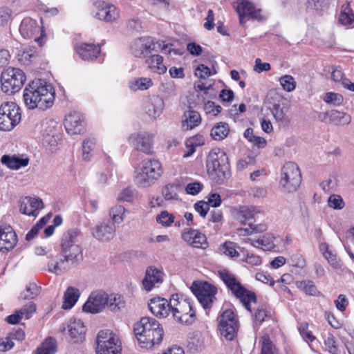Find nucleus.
Here are the masks:
<instances>
[{"mask_svg":"<svg viewBox=\"0 0 354 354\" xmlns=\"http://www.w3.org/2000/svg\"><path fill=\"white\" fill-rule=\"evenodd\" d=\"M299 288L304 291L306 294L311 296H317L320 295L316 286L311 281H301L297 282Z\"/></svg>","mask_w":354,"mask_h":354,"instance_id":"obj_45","label":"nucleus"},{"mask_svg":"<svg viewBox=\"0 0 354 354\" xmlns=\"http://www.w3.org/2000/svg\"><path fill=\"white\" fill-rule=\"evenodd\" d=\"M146 62L149 68L154 73L163 74L167 71V67L163 64V57L159 55H153L150 56Z\"/></svg>","mask_w":354,"mask_h":354,"instance_id":"obj_34","label":"nucleus"},{"mask_svg":"<svg viewBox=\"0 0 354 354\" xmlns=\"http://www.w3.org/2000/svg\"><path fill=\"white\" fill-rule=\"evenodd\" d=\"M106 306L111 311H118L124 306V301L120 295H111L109 296V304Z\"/></svg>","mask_w":354,"mask_h":354,"instance_id":"obj_49","label":"nucleus"},{"mask_svg":"<svg viewBox=\"0 0 354 354\" xmlns=\"http://www.w3.org/2000/svg\"><path fill=\"white\" fill-rule=\"evenodd\" d=\"M230 131L229 126L225 122L217 123L211 130V136L215 140H222L227 137Z\"/></svg>","mask_w":354,"mask_h":354,"instance_id":"obj_37","label":"nucleus"},{"mask_svg":"<svg viewBox=\"0 0 354 354\" xmlns=\"http://www.w3.org/2000/svg\"><path fill=\"white\" fill-rule=\"evenodd\" d=\"M171 312L174 317L180 323L192 324L194 321L195 311L187 299H181Z\"/></svg>","mask_w":354,"mask_h":354,"instance_id":"obj_16","label":"nucleus"},{"mask_svg":"<svg viewBox=\"0 0 354 354\" xmlns=\"http://www.w3.org/2000/svg\"><path fill=\"white\" fill-rule=\"evenodd\" d=\"M17 243V236L10 226H0V251L8 252Z\"/></svg>","mask_w":354,"mask_h":354,"instance_id":"obj_20","label":"nucleus"},{"mask_svg":"<svg viewBox=\"0 0 354 354\" xmlns=\"http://www.w3.org/2000/svg\"><path fill=\"white\" fill-rule=\"evenodd\" d=\"M180 188V185L178 183H169L162 188V194L167 201L178 200V191Z\"/></svg>","mask_w":354,"mask_h":354,"instance_id":"obj_38","label":"nucleus"},{"mask_svg":"<svg viewBox=\"0 0 354 354\" xmlns=\"http://www.w3.org/2000/svg\"><path fill=\"white\" fill-rule=\"evenodd\" d=\"M201 122L199 113L194 110H189L184 113L182 120V128L187 131L197 127Z\"/></svg>","mask_w":354,"mask_h":354,"instance_id":"obj_30","label":"nucleus"},{"mask_svg":"<svg viewBox=\"0 0 354 354\" xmlns=\"http://www.w3.org/2000/svg\"><path fill=\"white\" fill-rule=\"evenodd\" d=\"M260 211L254 206H241L234 212V218L243 224H245L255 218Z\"/></svg>","mask_w":354,"mask_h":354,"instance_id":"obj_29","label":"nucleus"},{"mask_svg":"<svg viewBox=\"0 0 354 354\" xmlns=\"http://www.w3.org/2000/svg\"><path fill=\"white\" fill-rule=\"evenodd\" d=\"M134 333L140 346L149 349L160 344L164 330L156 319L144 317L135 324Z\"/></svg>","mask_w":354,"mask_h":354,"instance_id":"obj_3","label":"nucleus"},{"mask_svg":"<svg viewBox=\"0 0 354 354\" xmlns=\"http://www.w3.org/2000/svg\"><path fill=\"white\" fill-rule=\"evenodd\" d=\"M153 135L142 131L131 134L129 142L136 151L149 155L153 153Z\"/></svg>","mask_w":354,"mask_h":354,"instance_id":"obj_13","label":"nucleus"},{"mask_svg":"<svg viewBox=\"0 0 354 354\" xmlns=\"http://www.w3.org/2000/svg\"><path fill=\"white\" fill-rule=\"evenodd\" d=\"M21 110L13 102H7L0 106V130L10 131L21 120Z\"/></svg>","mask_w":354,"mask_h":354,"instance_id":"obj_10","label":"nucleus"},{"mask_svg":"<svg viewBox=\"0 0 354 354\" xmlns=\"http://www.w3.org/2000/svg\"><path fill=\"white\" fill-rule=\"evenodd\" d=\"M324 100L327 104L339 106L343 103L344 98L341 94L329 92L326 94Z\"/></svg>","mask_w":354,"mask_h":354,"instance_id":"obj_52","label":"nucleus"},{"mask_svg":"<svg viewBox=\"0 0 354 354\" xmlns=\"http://www.w3.org/2000/svg\"><path fill=\"white\" fill-rule=\"evenodd\" d=\"M203 346V342L198 335H195L192 337H189L187 343V348L191 352L195 353L202 348Z\"/></svg>","mask_w":354,"mask_h":354,"instance_id":"obj_56","label":"nucleus"},{"mask_svg":"<svg viewBox=\"0 0 354 354\" xmlns=\"http://www.w3.org/2000/svg\"><path fill=\"white\" fill-rule=\"evenodd\" d=\"M148 305L151 312L158 317H167L171 312L168 300L163 297H153Z\"/></svg>","mask_w":354,"mask_h":354,"instance_id":"obj_22","label":"nucleus"},{"mask_svg":"<svg viewBox=\"0 0 354 354\" xmlns=\"http://www.w3.org/2000/svg\"><path fill=\"white\" fill-rule=\"evenodd\" d=\"M162 173L161 164L158 160H143L136 170V183L142 187H149L162 176Z\"/></svg>","mask_w":354,"mask_h":354,"instance_id":"obj_5","label":"nucleus"},{"mask_svg":"<svg viewBox=\"0 0 354 354\" xmlns=\"http://www.w3.org/2000/svg\"><path fill=\"white\" fill-rule=\"evenodd\" d=\"M41 30V27L37 21L31 18H24L19 26V32L26 39H32Z\"/></svg>","mask_w":354,"mask_h":354,"instance_id":"obj_27","label":"nucleus"},{"mask_svg":"<svg viewBox=\"0 0 354 354\" xmlns=\"http://www.w3.org/2000/svg\"><path fill=\"white\" fill-rule=\"evenodd\" d=\"M194 207L200 216L205 218L209 209V203H207L204 201H200L196 203Z\"/></svg>","mask_w":354,"mask_h":354,"instance_id":"obj_60","label":"nucleus"},{"mask_svg":"<svg viewBox=\"0 0 354 354\" xmlns=\"http://www.w3.org/2000/svg\"><path fill=\"white\" fill-rule=\"evenodd\" d=\"M204 109L207 113H212L213 115H216L222 110L220 105H216L215 103L212 101H208L205 103Z\"/></svg>","mask_w":354,"mask_h":354,"instance_id":"obj_64","label":"nucleus"},{"mask_svg":"<svg viewBox=\"0 0 354 354\" xmlns=\"http://www.w3.org/2000/svg\"><path fill=\"white\" fill-rule=\"evenodd\" d=\"M207 172L209 178L222 184L230 176V165L225 152L220 148L212 149L206 160Z\"/></svg>","mask_w":354,"mask_h":354,"instance_id":"obj_4","label":"nucleus"},{"mask_svg":"<svg viewBox=\"0 0 354 354\" xmlns=\"http://www.w3.org/2000/svg\"><path fill=\"white\" fill-rule=\"evenodd\" d=\"M351 117L349 115L336 110L330 111L329 122L335 125H345L349 124Z\"/></svg>","mask_w":354,"mask_h":354,"instance_id":"obj_39","label":"nucleus"},{"mask_svg":"<svg viewBox=\"0 0 354 354\" xmlns=\"http://www.w3.org/2000/svg\"><path fill=\"white\" fill-rule=\"evenodd\" d=\"M324 344L326 348L331 354H337L338 348L336 344L335 337L331 333H328L324 337Z\"/></svg>","mask_w":354,"mask_h":354,"instance_id":"obj_53","label":"nucleus"},{"mask_svg":"<svg viewBox=\"0 0 354 354\" xmlns=\"http://www.w3.org/2000/svg\"><path fill=\"white\" fill-rule=\"evenodd\" d=\"M96 139L95 138H88L82 142V158L85 161L91 160L93 156L94 150L96 147Z\"/></svg>","mask_w":354,"mask_h":354,"instance_id":"obj_36","label":"nucleus"},{"mask_svg":"<svg viewBox=\"0 0 354 354\" xmlns=\"http://www.w3.org/2000/svg\"><path fill=\"white\" fill-rule=\"evenodd\" d=\"M41 288L35 283H29L25 290L21 292L19 299L26 300L32 299L39 295Z\"/></svg>","mask_w":354,"mask_h":354,"instance_id":"obj_43","label":"nucleus"},{"mask_svg":"<svg viewBox=\"0 0 354 354\" xmlns=\"http://www.w3.org/2000/svg\"><path fill=\"white\" fill-rule=\"evenodd\" d=\"M28 158H20L17 156H10L3 155L1 157V162L12 169H18L21 167H25L28 164Z\"/></svg>","mask_w":354,"mask_h":354,"instance_id":"obj_35","label":"nucleus"},{"mask_svg":"<svg viewBox=\"0 0 354 354\" xmlns=\"http://www.w3.org/2000/svg\"><path fill=\"white\" fill-rule=\"evenodd\" d=\"M125 208L122 205H115L109 211V215L113 223H120L124 221Z\"/></svg>","mask_w":354,"mask_h":354,"instance_id":"obj_48","label":"nucleus"},{"mask_svg":"<svg viewBox=\"0 0 354 354\" xmlns=\"http://www.w3.org/2000/svg\"><path fill=\"white\" fill-rule=\"evenodd\" d=\"M261 354H277L274 345L267 335L262 337Z\"/></svg>","mask_w":354,"mask_h":354,"instance_id":"obj_51","label":"nucleus"},{"mask_svg":"<svg viewBox=\"0 0 354 354\" xmlns=\"http://www.w3.org/2000/svg\"><path fill=\"white\" fill-rule=\"evenodd\" d=\"M36 57L37 50L35 47L25 48L18 54L19 61L24 65H28L31 63Z\"/></svg>","mask_w":354,"mask_h":354,"instance_id":"obj_42","label":"nucleus"},{"mask_svg":"<svg viewBox=\"0 0 354 354\" xmlns=\"http://www.w3.org/2000/svg\"><path fill=\"white\" fill-rule=\"evenodd\" d=\"M210 75L211 71L209 68L204 64L199 65L195 71V75L201 79L205 80Z\"/></svg>","mask_w":354,"mask_h":354,"instance_id":"obj_63","label":"nucleus"},{"mask_svg":"<svg viewBox=\"0 0 354 354\" xmlns=\"http://www.w3.org/2000/svg\"><path fill=\"white\" fill-rule=\"evenodd\" d=\"M119 201L131 202L133 200V191L127 187L124 189L118 196Z\"/></svg>","mask_w":354,"mask_h":354,"instance_id":"obj_62","label":"nucleus"},{"mask_svg":"<svg viewBox=\"0 0 354 354\" xmlns=\"http://www.w3.org/2000/svg\"><path fill=\"white\" fill-rule=\"evenodd\" d=\"M84 120L79 112L73 111L67 115L64 120V127L68 133L80 134L84 129Z\"/></svg>","mask_w":354,"mask_h":354,"instance_id":"obj_18","label":"nucleus"},{"mask_svg":"<svg viewBox=\"0 0 354 354\" xmlns=\"http://www.w3.org/2000/svg\"><path fill=\"white\" fill-rule=\"evenodd\" d=\"M163 272L161 270L153 266L149 267L146 270L145 277L142 280L144 289L150 291L156 286L162 282Z\"/></svg>","mask_w":354,"mask_h":354,"instance_id":"obj_23","label":"nucleus"},{"mask_svg":"<svg viewBox=\"0 0 354 354\" xmlns=\"http://www.w3.org/2000/svg\"><path fill=\"white\" fill-rule=\"evenodd\" d=\"M219 277L236 298L239 299L244 306L250 311V303L256 302V295L254 292L248 290L236 279L234 275L227 270H223L218 272Z\"/></svg>","mask_w":354,"mask_h":354,"instance_id":"obj_6","label":"nucleus"},{"mask_svg":"<svg viewBox=\"0 0 354 354\" xmlns=\"http://www.w3.org/2000/svg\"><path fill=\"white\" fill-rule=\"evenodd\" d=\"M156 221L164 227H169L174 223L175 216L173 214L169 213L167 211H162L156 216Z\"/></svg>","mask_w":354,"mask_h":354,"instance_id":"obj_46","label":"nucleus"},{"mask_svg":"<svg viewBox=\"0 0 354 354\" xmlns=\"http://www.w3.org/2000/svg\"><path fill=\"white\" fill-rule=\"evenodd\" d=\"M109 304V295L104 291L99 290L92 292L82 309L84 312L93 314L101 312Z\"/></svg>","mask_w":354,"mask_h":354,"instance_id":"obj_14","label":"nucleus"},{"mask_svg":"<svg viewBox=\"0 0 354 354\" xmlns=\"http://www.w3.org/2000/svg\"><path fill=\"white\" fill-rule=\"evenodd\" d=\"M279 82L283 90L291 92L296 86V82L294 78L289 75H286L279 78Z\"/></svg>","mask_w":354,"mask_h":354,"instance_id":"obj_50","label":"nucleus"},{"mask_svg":"<svg viewBox=\"0 0 354 354\" xmlns=\"http://www.w3.org/2000/svg\"><path fill=\"white\" fill-rule=\"evenodd\" d=\"M164 109V101L159 96H153L151 98L147 106V113L153 118H157L160 115Z\"/></svg>","mask_w":354,"mask_h":354,"instance_id":"obj_32","label":"nucleus"},{"mask_svg":"<svg viewBox=\"0 0 354 354\" xmlns=\"http://www.w3.org/2000/svg\"><path fill=\"white\" fill-rule=\"evenodd\" d=\"M191 290L205 309H210L216 299L217 288L207 282L197 283L194 281Z\"/></svg>","mask_w":354,"mask_h":354,"instance_id":"obj_12","label":"nucleus"},{"mask_svg":"<svg viewBox=\"0 0 354 354\" xmlns=\"http://www.w3.org/2000/svg\"><path fill=\"white\" fill-rule=\"evenodd\" d=\"M12 10L9 8H0V26H7L12 19Z\"/></svg>","mask_w":354,"mask_h":354,"instance_id":"obj_57","label":"nucleus"},{"mask_svg":"<svg viewBox=\"0 0 354 354\" xmlns=\"http://www.w3.org/2000/svg\"><path fill=\"white\" fill-rule=\"evenodd\" d=\"M1 91L8 95L19 91L26 81L24 71L19 68L8 67L1 74Z\"/></svg>","mask_w":354,"mask_h":354,"instance_id":"obj_7","label":"nucleus"},{"mask_svg":"<svg viewBox=\"0 0 354 354\" xmlns=\"http://www.w3.org/2000/svg\"><path fill=\"white\" fill-rule=\"evenodd\" d=\"M218 322L221 336L227 340H232L239 328V321L233 310H224L218 317Z\"/></svg>","mask_w":354,"mask_h":354,"instance_id":"obj_11","label":"nucleus"},{"mask_svg":"<svg viewBox=\"0 0 354 354\" xmlns=\"http://www.w3.org/2000/svg\"><path fill=\"white\" fill-rule=\"evenodd\" d=\"M339 21L342 25L354 27V13L347 8H344L339 16Z\"/></svg>","mask_w":354,"mask_h":354,"instance_id":"obj_47","label":"nucleus"},{"mask_svg":"<svg viewBox=\"0 0 354 354\" xmlns=\"http://www.w3.org/2000/svg\"><path fill=\"white\" fill-rule=\"evenodd\" d=\"M68 333L74 343L82 342L84 339L86 328L81 320L71 321L68 325Z\"/></svg>","mask_w":354,"mask_h":354,"instance_id":"obj_28","label":"nucleus"},{"mask_svg":"<svg viewBox=\"0 0 354 354\" xmlns=\"http://www.w3.org/2000/svg\"><path fill=\"white\" fill-rule=\"evenodd\" d=\"M130 49L135 57H146L154 50V44L151 38L144 37L135 39L132 42Z\"/></svg>","mask_w":354,"mask_h":354,"instance_id":"obj_19","label":"nucleus"},{"mask_svg":"<svg viewBox=\"0 0 354 354\" xmlns=\"http://www.w3.org/2000/svg\"><path fill=\"white\" fill-rule=\"evenodd\" d=\"M44 208L42 201L39 198L26 196L20 204V212L28 216H36L38 210Z\"/></svg>","mask_w":354,"mask_h":354,"instance_id":"obj_24","label":"nucleus"},{"mask_svg":"<svg viewBox=\"0 0 354 354\" xmlns=\"http://www.w3.org/2000/svg\"><path fill=\"white\" fill-rule=\"evenodd\" d=\"M95 11V17L102 21L110 22L116 20L119 17V12L116 7L104 1H97L93 4Z\"/></svg>","mask_w":354,"mask_h":354,"instance_id":"obj_17","label":"nucleus"},{"mask_svg":"<svg viewBox=\"0 0 354 354\" xmlns=\"http://www.w3.org/2000/svg\"><path fill=\"white\" fill-rule=\"evenodd\" d=\"M301 182V174L299 167L293 162H288L281 168L280 187L283 192H295Z\"/></svg>","mask_w":354,"mask_h":354,"instance_id":"obj_8","label":"nucleus"},{"mask_svg":"<svg viewBox=\"0 0 354 354\" xmlns=\"http://www.w3.org/2000/svg\"><path fill=\"white\" fill-rule=\"evenodd\" d=\"M55 89L41 80H32L24 91V101L26 106L33 109L45 110L50 107L55 100Z\"/></svg>","mask_w":354,"mask_h":354,"instance_id":"obj_2","label":"nucleus"},{"mask_svg":"<svg viewBox=\"0 0 354 354\" xmlns=\"http://www.w3.org/2000/svg\"><path fill=\"white\" fill-rule=\"evenodd\" d=\"M79 297L80 291L77 288L68 287L64 292L62 308L71 309L77 301Z\"/></svg>","mask_w":354,"mask_h":354,"instance_id":"obj_33","label":"nucleus"},{"mask_svg":"<svg viewBox=\"0 0 354 354\" xmlns=\"http://www.w3.org/2000/svg\"><path fill=\"white\" fill-rule=\"evenodd\" d=\"M152 85L153 82L151 79L148 77L136 78L129 82V88L134 91L147 90Z\"/></svg>","mask_w":354,"mask_h":354,"instance_id":"obj_40","label":"nucleus"},{"mask_svg":"<svg viewBox=\"0 0 354 354\" xmlns=\"http://www.w3.org/2000/svg\"><path fill=\"white\" fill-rule=\"evenodd\" d=\"M321 250H324L323 252V254L325 259L328 261L330 266L333 268H337L339 267V263L337 262V258L335 255L333 254L330 251L328 250V245L323 244L321 245Z\"/></svg>","mask_w":354,"mask_h":354,"instance_id":"obj_55","label":"nucleus"},{"mask_svg":"<svg viewBox=\"0 0 354 354\" xmlns=\"http://www.w3.org/2000/svg\"><path fill=\"white\" fill-rule=\"evenodd\" d=\"M80 232L71 229L64 233L61 242V252L48 263V270L61 275L77 266L83 259L82 249L80 245Z\"/></svg>","mask_w":354,"mask_h":354,"instance_id":"obj_1","label":"nucleus"},{"mask_svg":"<svg viewBox=\"0 0 354 354\" xmlns=\"http://www.w3.org/2000/svg\"><path fill=\"white\" fill-rule=\"evenodd\" d=\"M182 239L196 248H206L208 245L205 234L197 230L189 229L182 233Z\"/></svg>","mask_w":354,"mask_h":354,"instance_id":"obj_21","label":"nucleus"},{"mask_svg":"<svg viewBox=\"0 0 354 354\" xmlns=\"http://www.w3.org/2000/svg\"><path fill=\"white\" fill-rule=\"evenodd\" d=\"M238 245L232 241H225L221 247L220 251L225 255L234 258L239 257V252L237 250Z\"/></svg>","mask_w":354,"mask_h":354,"instance_id":"obj_44","label":"nucleus"},{"mask_svg":"<svg viewBox=\"0 0 354 354\" xmlns=\"http://www.w3.org/2000/svg\"><path fill=\"white\" fill-rule=\"evenodd\" d=\"M18 311L23 319H28L36 311V304L33 302H30L29 304L24 306L21 309L18 310Z\"/></svg>","mask_w":354,"mask_h":354,"instance_id":"obj_54","label":"nucleus"},{"mask_svg":"<svg viewBox=\"0 0 354 354\" xmlns=\"http://www.w3.org/2000/svg\"><path fill=\"white\" fill-rule=\"evenodd\" d=\"M274 237L272 234H264L261 239V249L263 250H270L274 246Z\"/></svg>","mask_w":354,"mask_h":354,"instance_id":"obj_59","label":"nucleus"},{"mask_svg":"<svg viewBox=\"0 0 354 354\" xmlns=\"http://www.w3.org/2000/svg\"><path fill=\"white\" fill-rule=\"evenodd\" d=\"M203 187V185L201 183L194 182L187 185L185 191L188 194L196 195L202 190Z\"/></svg>","mask_w":354,"mask_h":354,"instance_id":"obj_61","label":"nucleus"},{"mask_svg":"<svg viewBox=\"0 0 354 354\" xmlns=\"http://www.w3.org/2000/svg\"><path fill=\"white\" fill-rule=\"evenodd\" d=\"M97 354H120L121 342L119 337L110 330H102L97 336Z\"/></svg>","mask_w":354,"mask_h":354,"instance_id":"obj_9","label":"nucleus"},{"mask_svg":"<svg viewBox=\"0 0 354 354\" xmlns=\"http://www.w3.org/2000/svg\"><path fill=\"white\" fill-rule=\"evenodd\" d=\"M234 8L239 17V22L243 25L245 19L251 18L259 19L261 18V9L257 8L253 3L248 0H237L234 3Z\"/></svg>","mask_w":354,"mask_h":354,"instance_id":"obj_15","label":"nucleus"},{"mask_svg":"<svg viewBox=\"0 0 354 354\" xmlns=\"http://www.w3.org/2000/svg\"><path fill=\"white\" fill-rule=\"evenodd\" d=\"M328 203L329 207L337 209H342L344 205L342 197L336 194H333L328 198Z\"/></svg>","mask_w":354,"mask_h":354,"instance_id":"obj_58","label":"nucleus"},{"mask_svg":"<svg viewBox=\"0 0 354 354\" xmlns=\"http://www.w3.org/2000/svg\"><path fill=\"white\" fill-rule=\"evenodd\" d=\"M78 55L84 60H93L100 53V48L93 44L82 43L75 46Z\"/></svg>","mask_w":354,"mask_h":354,"instance_id":"obj_26","label":"nucleus"},{"mask_svg":"<svg viewBox=\"0 0 354 354\" xmlns=\"http://www.w3.org/2000/svg\"><path fill=\"white\" fill-rule=\"evenodd\" d=\"M272 93H270L267 96V102L268 104H272V106H269V109L271 110L273 117L276 120L280 122H285L286 120V113L283 110V107H281V104L279 103V100H277V102H274L273 103L270 102V99H273L274 97L272 96ZM275 96L276 99H279V96L277 93H273Z\"/></svg>","mask_w":354,"mask_h":354,"instance_id":"obj_31","label":"nucleus"},{"mask_svg":"<svg viewBox=\"0 0 354 354\" xmlns=\"http://www.w3.org/2000/svg\"><path fill=\"white\" fill-rule=\"evenodd\" d=\"M56 349V340L52 337H48L37 349L35 354H55Z\"/></svg>","mask_w":354,"mask_h":354,"instance_id":"obj_41","label":"nucleus"},{"mask_svg":"<svg viewBox=\"0 0 354 354\" xmlns=\"http://www.w3.org/2000/svg\"><path fill=\"white\" fill-rule=\"evenodd\" d=\"M115 227L113 223H102L93 228L92 234L97 240L108 241L115 235Z\"/></svg>","mask_w":354,"mask_h":354,"instance_id":"obj_25","label":"nucleus"}]
</instances>
